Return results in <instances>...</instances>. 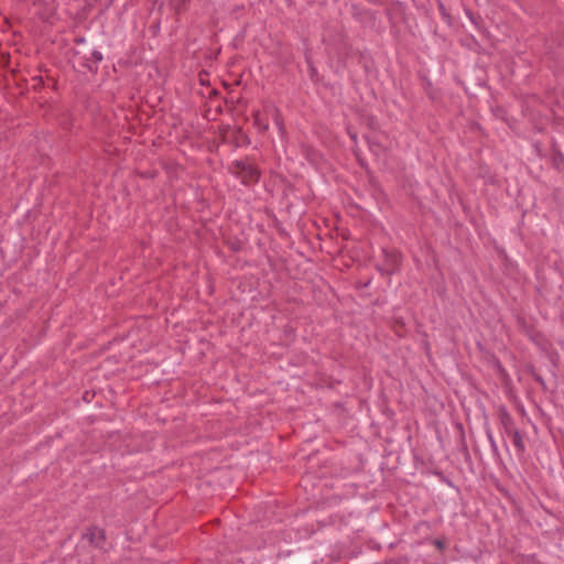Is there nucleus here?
Here are the masks:
<instances>
[{"mask_svg":"<svg viewBox=\"0 0 564 564\" xmlns=\"http://www.w3.org/2000/svg\"><path fill=\"white\" fill-rule=\"evenodd\" d=\"M383 260L376 264L382 275H392L401 265V254L397 250L382 249Z\"/></svg>","mask_w":564,"mask_h":564,"instance_id":"f03ea898","label":"nucleus"},{"mask_svg":"<svg viewBox=\"0 0 564 564\" xmlns=\"http://www.w3.org/2000/svg\"><path fill=\"white\" fill-rule=\"evenodd\" d=\"M367 1L372 3V4H377L378 3V0H367Z\"/></svg>","mask_w":564,"mask_h":564,"instance_id":"7c9ffc66","label":"nucleus"},{"mask_svg":"<svg viewBox=\"0 0 564 564\" xmlns=\"http://www.w3.org/2000/svg\"><path fill=\"white\" fill-rule=\"evenodd\" d=\"M63 127H64V129H68V130H69V129H70V122L65 121V122L63 123Z\"/></svg>","mask_w":564,"mask_h":564,"instance_id":"c85d7f7f","label":"nucleus"},{"mask_svg":"<svg viewBox=\"0 0 564 564\" xmlns=\"http://www.w3.org/2000/svg\"><path fill=\"white\" fill-rule=\"evenodd\" d=\"M498 417L502 425L505 433L509 436L513 431H517L516 422L512 415L508 412L506 406H500L498 410Z\"/></svg>","mask_w":564,"mask_h":564,"instance_id":"0eeeda50","label":"nucleus"},{"mask_svg":"<svg viewBox=\"0 0 564 564\" xmlns=\"http://www.w3.org/2000/svg\"><path fill=\"white\" fill-rule=\"evenodd\" d=\"M557 40L558 45L564 47V28L558 31Z\"/></svg>","mask_w":564,"mask_h":564,"instance_id":"4be33fe9","label":"nucleus"},{"mask_svg":"<svg viewBox=\"0 0 564 564\" xmlns=\"http://www.w3.org/2000/svg\"><path fill=\"white\" fill-rule=\"evenodd\" d=\"M84 41H85V40H84L83 37H79V39H76V40H75V42H76V43H84Z\"/></svg>","mask_w":564,"mask_h":564,"instance_id":"c756f323","label":"nucleus"},{"mask_svg":"<svg viewBox=\"0 0 564 564\" xmlns=\"http://www.w3.org/2000/svg\"><path fill=\"white\" fill-rule=\"evenodd\" d=\"M369 184L372 186V187H378V181L376 180V177L369 172Z\"/></svg>","mask_w":564,"mask_h":564,"instance_id":"5701e85b","label":"nucleus"},{"mask_svg":"<svg viewBox=\"0 0 564 564\" xmlns=\"http://www.w3.org/2000/svg\"><path fill=\"white\" fill-rule=\"evenodd\" d=\"M228 170L247 187L257 185L262 175L260 167L249 156L232 161Z\"/></svg>","mask_w":564,"mask_h":564,"instance_id":"f257e3e1","label":"nucleus"},{"mask_svg":"<svg viewBox=\"0 0 564 564\" xmlns=\"http://www.w3.org/2000/svg\"><path fill=\"white\" fill-rule=\"evenodd\" d=\"M367 140H368V144H369V147H370V149H371V150L373 149V147H375V148H378V147H379V144H377V143H375V142H371L369 139H367Z\"/></svg>","mask_w":564,"mask_h":564,"instance_id":"a878e982","label":"nucleus"},{"mask_svg":"<svg viewBox=\"0 0 564 564\" xmlns=\"http://www.w3.org/2000/svg\"><path fill=\"white\" fill-rule=\"evenodd\" d=\"M141 176L142 177H147V178H154L156 176V172L155 171H149V172L142 173Z\"/></svg>","mask_w":564,"mask_h":564,"instance_id":"393cba45","label":"nucleus"},{"mask_svg":"<svg viewBox=\"0 0 564 564\" xmlns=\"http://www.w3.org/2000/svg\"><path fill=\"white\" fill-rule=\"evenodd\" d=\"M355 54H358L360 58L364 56L360 51H355L352 45L348 43L344 36L340 35V44L338 46V61L345 65L347 59L352 57Z\"/></svg>","mask_w":564,"mask_h":564,"instance_id":"423d86ee","label":"nucleus"},{"mask_svg":"<svg viewBox=\"0 0 564 564\" xmlns=\"http://www.w3.org/2000/svg\"><path fill=\"white\" fill-rule=\"evenodd\" d=\"M516 326L518 330L524 334L531 341L540 344L543 339V335L536 329V327L522 314L516 315Z\"/></svg>","mask_w":564,"mask_h":564,"instance_id":"7ed1b4c3","label":"nucleus"},{"mask_svg":"<svg viewBox=\"0 0 564 564\" xmlns=\"http://www.w3.org/2000/svg\"><path fill=\"white\" fill-rule=\"evenodd\" d=\"M430 541L441 552H443L446 549L447 540L444 536L432 539Z\"/></svg>","mask_w":564,"mask_h":564,"instance_id":"6ab92c4d","label":"nucleus"},{"mask_svg":"<svg viewBox=\"0 0 564 564\" xmlns=\"http://www.w3.org/2000/svg\"><path fill=\"white\" fill-rule=\"evenodd\" d=\"M75 56L80 66L85 67L88 72L96 74L98 72V64L102 61L100 51L94 50L89 54H82L76 52Z\"/></svg>","mask_w":564,"mask_h":564,"instance_id":"20e7f679","label":"nucleus"},{"mask_svg":"<svg viewBox=\"0 0 564 564\" xmlns=\"http://www.w3.org/2000/svg\"><path fill=\"white\" fill-rule=\"evenodd\" d=\"M487 436H488V440L490 442V446H491L492 451L497 452L498 447H497V444H496V441H495L494 436L491 435L490 432L487 433Z\"/></svg>","mask_w":564,"mask_h":564,"instance_id":"412c9836","label":"nucleus"},{"mask_svg":"<svg viewBox=\"0 0 564 564\" xmlns=\"http://www.w3.org/2000/svg\"><path fill=\"white\" fill-rule=\"evenodd\" d=\"M83 540L96 549H104L106 543V531L97 525L88 527L82 535Z\"/></svg>","mask_w":564,"mask_h":564,"instance_id":"39448f33","label":"nucleus"},{"mask_svg":"<svg viewBox=\"0 0 564 564\" xmlns=\"http://www.w3.org/2000/svg\"><path fill=\"white\" fill-rule=\"evenodd\" d=\"M466 14L478 30L482 29L484 21L479 14H475L471 11H466Z\"/></svg>","mask_w":564,"mask_h":564,"instance_id":"a211bd4d","label":"nucleus"},{"mask_svg":"<svg viewBox=\"0 0 564 564\" xmlns=\"http://www.w3.org/2000/svg\"><path fill=\"white\" fill-rule=\"evenodd\" d=\"M551 163L554 170L564 174V154L557 147L556 142H553L551 148Z\"/></svg>","mask_w":564,"mask_h":564,"instance_id":"6e6552de","label":"nucleus"},{"mask_svg":"<svg viewBox=\"0 0 564 564\" xmlns=\"http://www.w3.org/2000/svg\"><path fill=\"white\" fill-rule=\"evenodd\" d=\"M527 373H529L533 380L541 387L543 391H547V386L543 377L536 371L533 365H527L525 367Z\"/></svg>","mask_w":564,"mask_h":564,"instance_id":"f8f14e48","label":"nucleus"},{"mask_svg":"<svg viewBox=\"0 0 564 564\" xmlns=\"http://www.w3.org/2000/svg\"><path fill=\"white\" fill-rule=\"evenodd\" d=\"M192 0H169V6L175 14L181 15L188 10Z\"/></svg>","mask_w":564,"mask_h":564,"instance_id":"9b49d317","label":"nucleus"},{"mask_svg":"<svg viewBox=\"0 0 564 564\" xmlns=\"http://www.w3.org/2000/svg\"><path fill=\"white\" fill-rule=\"evenodd\" d=\"M252 118H253V123L254 126L261 131V132H264L269 129V124L268 122H265L263 119H262V115L260 111H256L252 113Z\"/></svg>","mask_w":564,"mask_h":564,"instance_id":"2eb2a0df","label":"nucleus"},{"mask_svg":"<svg viewBox=\"0 0 564 564\" xmlns=\"http://www.w3.org/2000/svg\"><path fill=\"white\" fill-rule=\"evenodd\" d=\"M509 437H511L512 440L513 446L516 447L517 451V455L519 457H522L527 451L524 435L519 430H517L513 431L512 434L509 435Z\"/></svg>","mask_w":564,"mask_h":564,"instance_id":"9d476101","label":"nucleus"},{"mask_svg":"<svg viewBox=\"0 0 564 564\" xmlns=\"http://www.w3.org/2000/svg\"><path fill=\"white\" fill-rule=\"evenodd\" d=\"M269 111L271 112L273 121L278 126V128L280 130H283L284 129V124H283V119H282V116H281L280 109L278 107L272 106V107L269 108Z\"/></svg>","mask_w":564,"mask_h":564,"instance_id":"dca6fc26","label":"nucleus"},{"mask_svg":"<svg viewBox=\"0 0 564 564\" xmlns=\"http://www.w3.org/2000/svg\"><path fill=\"white\" fill-rule=\"evenodd\" d=\"M306 63H307V67H308V75H310V79L314 83V84H317V83H321L322 79H323V76H321L318 74V70L317 68L315 67L313 61L311 58H306Z\"/></svg>","mask_w":564,"mask_h":564,"instance_id":"4468645a","label":"nucleus"},{"mask_svg":"<svg viewBox=\"0 0 564 564\" xmlns=\"http://www.w3.org/2000/svg\"><path fill=\"white\" fill-rule=\"evenodd\" d=\"M494 367L498 373V376L500 377V379L502 380V382H505L506 384H508L510 382V376L508 373V371L506 370V368L502 366L501 361L498 359V358H495L494 361Z\"/></svg>","mask_w":564,"mask_h":564,"instance_id":"ddd939ff","label":"nucleus"},{"mask_svg":"<svg viewBox=\"0 0 564 564\" xmlns=\"http://www.w3.org/2000/svg\"><path fill=\"white\" fill-rule=\"evenodd\" d=\"M33 80L37 82V84L34 86L35 89H39L44 86V80L42 77H34Z\"/></svg>","mask_w":564,"mask_h":564,"instance_id":"b1692460","label":"nucleus"},{"mask_svg":"<svg viewBox=\"0 0 564 564\" xmlns=\"http://www.w3.org/2000/svg\"><path fill=\"white\" fill-rule=\"evenodd\" d=\"M350 139L356 143L357 141V134L349 132Z\"/></svg>","mask_w":564,"mask_h":564,"instance_id":"bb28decb","label":"nucleus"},{"mask_svg":"<svg viewBox=\"0 0 564 564\" xmlns=\"http://www.w3.org/2000/svg\"><path fill=\"white\" fill-rule=\"evenodd\" d=\"M236 148L247 147L250 144V139L247 133L239 127L231 131V140Z\"/></svg>","mask_w":564,"mask_h":564,"instance_id":"1a4fd4ad","label":"nucleus"},{"mask_svg":"<svg viewBox=\"0 0 564 564\" xmlns=\"http://www.w3.org/2000/svg\"><path fill=\"white\" fill-rule=\"evenodd\" d=\"M464 453H465V457H466V458H469V457H470V456H469L468 448H467V446H466V445L464 446Z\"/></svg>","mask_w":564,"mask_h":564,"instance_id":"cd10ccee","label":"nucleus"},{"mask_svg":"<svg viewBox=\"0 0 564 564\" xmlns=\"http://www.w3.org/2000/svg\"><path fill=\"white\" fill-rule=\"evenodd\" d=\"M437 9L443 21H445L447 24H452V15L448 13L445 4L442 1H437Z\"/></svg>","mask_w":564,"mask_h":564,"instance_id":"f3484780","label":"nucleus"},{"mask_svg":"<svg viewBox=\"0 0 564 564\" xmlns=\"http://www.w3.org/2000/svg\"><path fill=\"white\" fill-rule=\"evenodd\" d=\"M355 154H356L357 162L360 165V167H362L364 170L367 171V173H369V167H368V163L366 162V160L362 159L357 151H355Z\"/></svg>","mask_w":564,"mask_h":564,"instance_id":"aec40b11","label":"nucleus"}]
</instances>
